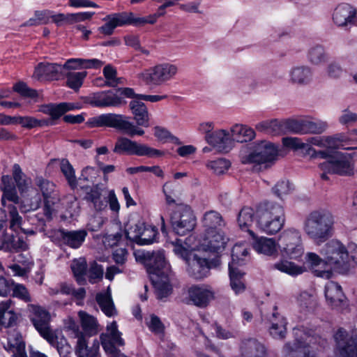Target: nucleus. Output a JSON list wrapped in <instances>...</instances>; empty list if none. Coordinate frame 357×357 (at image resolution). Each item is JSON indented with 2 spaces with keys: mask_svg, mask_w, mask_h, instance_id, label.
Masks as SVG:
<instances>
[{
  "mask_svg": "<svg viewBox=\"0 0 357 357\" xmlns=\"http://www.w3.org/2000/svg\"><path fill=\"white\" fill-rule=\"evenodd\" d=\"M86 75L87 73L86 71L68 73L66 76L67 86L75 91H78L82 85L83 80L86 77Z\"/></svg>",
  "mask_w": 357,
  "mask_h": 357,
  "instance_id": "obj_54",
  "label": "nucleus"
},
{
  "mask_svg": "<svg viewBox=\"0 0 357 357\" xmlns=\"http://www.w3.org/2000/svg\"><path fill=\"white\" fill-rule=\"evenodd\" d=\"M104 273V268L96 262H93L89 268L88 274L89 282L92 284L102 280Z\"/></svg>",
  "mask_w": 357,
  "mask_h": 357,
  "instance_id": "obj_63",
  "label": "nucleus"
},
{
  "mask_svg": "<svg viewBox=\"0 0 357 357\" xmlns=\"http://www.w3.org/2000/svg\"><path fill=\"white\" fill-rule=\"evenodd\" d=\"M116 70L112 66L107 65L103 68V75L106 79L102 86L116 87L119 84Z\"/></svg>",
  "mask_w": 357,
  "mask_h": 357,
  "instance_id": "obj_60",
  "label": "nucleus"
},
{
  "mask_svg": "<svg viewBox=\"0 0 357 357\" xmlns=\"http://www.w3.org/2000/svg\"><path fill=\"white\" fill-rule=\"evenodd\" d=\"M294 334L295 340L294 343L288 342L284 346V351L290 354L293 352H303L304 357H315L310 354L311 351L319 350V347L324 348L327 344L326 339L316 335L312 331H306L304 328H294Z\"/></svg>",
  "mask_w": 357,
  "mask_h": 357,
  "instance_id": "obj_5",
  "label": "nucleus"
},
{
  "mask_svg": "<svg viewBox=\"0 0 357 357\" xmlns=\"http://www.w3.org/2000/svg\"><path fill=\"white\" fill-rule=\"evenodd\" d=\"M60 169L65 176L70 186L74 189L77 187V179L73 166L67 159H62L60 163Z\"/></svg>",
  "mask_w": 357,
  "mask_h": 357,
  "instance_id": "obj_51",
  "label": "nucleus"
},
{
  "mask_svg": "<svg viewBox=\"0 0 357 357\" xmlns=\"http://www.w3.org/2000/svg\"><path fill=\"white\" fill-rule=\"evenodd\" d=\"M17 319L13 301L10 299L1 301L0 303V327L8 328L14 326Z\"/></svg>",
  "mask_w": 357,
  "mask_h": 357,
  "instance_id": "obj_31",
  "label": "nucleus"
},
{
  "mask_svg": "<svg viewBox=\"0 0 357 357\" xmlns=\"http://www.w3.org/2000/svg\"><path fill=\"white\" fill-rule=\"evenodd\" d=\"M186 263L188 274L196 280H201L206 277L211 268V263L205 257L197 253L191 255Z\"/></svg>",
  "mask_w": 357,
  "mask_h": 357,
  "instance_id": "obj_22",
  "label": "nucleus"
},
{
  "mask_svg": "<svg viewBox=\"0 0 357 357\" xmlns=\"http://www.w3.org/2000/svg\"><path fill=\"white\" fill-rule=\"evenodd\" d=\"M74 108L70 103L61 102L59 104H48L42 105L40 111L51 116L52 120L58 119L68 111Z\"/></svg>",
  "mask_w": 357,
  "mask_h": 357,
  "instance_id": "obj_39",
  "label": "nucleus"
},
{
  "mask_svg": "<svg viewBox=\"0 0 357 357\" xmlns=\"http://www.w3.org/2000/svg\"><path fill=\"white\" fill-rule=\"evenodd\" d=\"M69 328L77 339L75 346V354L77 357H98L99 341L94 340L91 346L88 344V340L84 333L81 331L77 324L71 323Z\"/></svg>",
  "mask_w": 357,
  "mask_h": 357,
  "instance_id": "obj_15",
  "label": "nucleus"
},
{
  "mask_svg": "<svg viewBox=\"0 0 357 357\" xmlns=\"http://www.w3.org/2000/svg\"><path fill=\"white\" fill-rule=\"evenodd\" d=\"M3 347L11 354L12 357H28L22 337L16 331L8 334L7 343L3 345Z\"/></svg>",
  "mask_w": 357,
  "mask_h": 357,
  "instance_id": "obj_29",
  "label": "nucleus"
},
{
  "mask_svg": "<svg viewBox=\"0 0 357 357\" xmlns=\"http://www.w3.org/2000/svg\"><path fill=\"white\" fill-rule=\"evenodd\" d=\"M205 139L210 145H212L220 151L228 152L230 149L231 140L229 133L226 130H218L211 135L205 136Z\"/></svg>",
  "mask_w": 357,
  "mask_h": 357,
  "instance_id": "obj_30",
  "label": "nucleus"
},
{
  "mask_svg": "<svg viewBox=\"0 0 357 357\" xmlns=\"http://www.w3.org/2000/svg\"><path fill=\"white\" fill-rule=\"evenodd\" d=\"M282 142L285 146L295 149H302L306 154L307 153V148L310 147L308 144L303 142L301 139L298 137H284Z\"/></svg>",
  "mask_w": 357,
  "mask_h": 357,
  "instance_id": "obj_62",
  "label": "nucleus"
},
{
  "mask_svg": "<svg viewBox=\"0 0 357 357\" xmlns=\"http://www.w3.org/2000/svg\"><path fill=\"white\" fill-rule=\"evenodd\" d=\"M231 137L234 141L243 143L252 140L255 137V130L243 124H236L231 129Z\"/></svg>",
  "mask_w": 357,
  "mask_h": 357,
  "instance_id": "obj_37",
  "label": "nucleus"
},
{
  "mask_svg": "<svg viewBox=\"0 0 357 357\" xmlns=\"http://www.w3.org/2000/svg\"><path fill=\"white\" fill-rule=\"evenodd\" d=\"M129 108L136 125L130 121L129 116L113 113L103 114L91 118L86 123L91 128L102 126L114 128L130 137L142 136L144 134V130L139 126L144 128L150 126V114L148 109L144 102L138 100H131Z\"/></svg>",
  "mask_w": 357,
  "mask_h": 357,
  "instance_id": "obj_1",
  "label": "nucleus"
},
{
  "mask_svg": "<svg viewBox=\"0 0 357 357\" xmlns=\"http://www.w3.org/2000/svg\"><path fill=\"white\" fill-rule=\"evenodd\" d=\"M96 299L102 311L107 317H112L116 314V310L112 299L109 287H108L106 292L98 294Z\"/></svg>",
  "mask_w": 357,
  "mask_h": 357,
  "instance_id": "obj_41",
  "label": "nucleus"
},
{
  "mask_svg": "<svg viewBox=\"0 0 357 357\" xmlns=\"http://www.w3.org/2000/svg\"><path fill=\"white\" fill-rule=\"evenodd\" d=\"M328 127L326 121L306 118L299 120L291 119V132L298 135L315 134L324 132Z\"/></svg>",
  "mask_w": 357,
  "mask_h": 357,
  "instance_id": "obj_17",
  "label": "nucleus"
},
{
  "mask_svg": "<svg viewBox=\"0 0 357 357\" xmlns=\"http://www.w3.org/2000/svg\"><path fill=\"white\" fill-rule=\"evenodd\" d=\"M312 69L307 66H294L289 70L290 82L298 85H307L312 80Z\"/></svg>",
  "mask_w": 357,
  "mask_h": 357,
  "instance_id": "obj_32",
  "label": "nucleus"
},
{
  "mask_svg": "<svg viewBox=\"0 0 357 357\" xmlns=\"http://www.w3.org/2000/svg\"><path fill=\"white\" fill-rule=\"evenodd\" d=\"M9 125L10 124H20L22 127L31 129L36 128L38 119L32 116H10Z\"/></svg>",
  "mask_w": 357,
  "mask_h": 357,
  "instance_id": "obj_58",
  "label": "nucleus"
},
{
  "mask_svg": "<svg viewBox=\"0 0 357 357\" xmlns=\"http://www.w3.org/2000/svg\"><path fill=\"white\" fill-rule=\"evenodd\" d=\"M280 246L285 256L292 259H298L304 252L301 235L298 230L289 228L282 231L278 238Z\"/></svg>",
  "mask_w": 357,
  "mask_h": 357,
  "instance_id": "obj_10",
  "label": "nucleus"
},
{
  "mask_svg": "<svg viewBox=\"0 0 357 357\" xmlns=\"http://www.w3.org/2000/svg\"><path fill=\"white\" fill-rule=\"evenodd\" d=\"M321 254L324 257L326 264L340 273H348L351 267L347 249L339 241L332 240L328 242L322 248Z\"/></svg>",
  "mask_w": 357,
  "mask_h": 357,
  "instance_id": "obj_6",
  "label": "nucleus"
},
{
  "mask_svg": "<svg viewBox=\"0 0 357 357\" xmlns=\"http://www.w3.org/2000/svg\"><path fill=\"white\" fill-rule=\"evenodd\" d=\"M136 256L137 260H141L147 267L150 276L153 274H169L171 268L166 261L163 251H143Z\"/></svg>",
  "mask_w": 357,
  "mask_h": 357,
  "instance_id": "obj_13",
  "label": "nucleus"
},
{
  "mask_svg": "<svg viewBox=\"0 0 357 357\" xmlns=\"http://www.w3.org/2000/svg\"><path fill=\"white\" fill-rule=\"evenodd\" d=\"M80 319L82 327L86 336H91L98 333V323L96 319L91 315L85 312L80 311L78 313Z\"/></svg>",
  "mask_w": 357,
  "mask_h": 357,
  "instance_id": "obj_42",
  "label": "nucleus"
},
{
  "mask_svg": "<svg viewBox=\"0 0 357 357\" xmlns=\"http://www.w3.org/2000/svg\"><path fill=\"white\" fill-rule=\"evenodd\" d=\"M240 351L245 357H266V349L263 344L253 337L241 340Z\"/></svg>",
  "mask_w": 357,
  "mask_h": 357,
  "instance_id": "obj_27",
  "label": "nucleus"
},
{
  "mask_svg": "<svg viewBox=\"0 0 357 357\" xmlns=\"http://www.w3.org/2000/svg\"><path fill=\"white\" fill-rule=\"evenodd\" d=\"M26 211H35L38 209L41 204V195L38 192L32 196L29 194L24 199Z\"/></svg>",
  "mask_w": 357,
  "mask_h": 357,
  "instance_id": "obj_64",
  "label": "nucleus"
},
{
  "mask_svg": "<svg viewBox=\"0 0 357 357\" xmlns=\"http://www.w3.org/2000/svg\"><path fill=\"white\" fill-rule=\"evenodd\" d=\"M196 217L192 208L186 204H176L170 215V221L174 231L184 236L192 231L196 226Z\"/></svg>",
  "mask_w": 357,
  "mask_h": 357,
  "instance_id": "obj_7",
  "label": "nucleus"
},
{
  "mask_svg": "<svg viewBox=\"0 0 357 357\" xmlns=\"http://www.w3.org/2000/svg\"><path fill=\"white\" fill-rule=\"evenodd\" d=\"M248 255V249L244 244H236L231 250V261L229 264H232L235 267L242 265L244 257Z\"/></svg>",
  "mask_w": 357,
  "mask_h": 357,
  "instance_id": "obj_49",
  "label": "nucleus"
},
{
  "mask_svg": "<svg viewBox=\"0 0 357 357\" xmlns=\"http://www.w3.org/2000/svg\"><path fill=\"white\" fill-rule=\"evenodd\" d=\"M252 238V245L255 251L266 256L276 257L278 254L277 244L273 238L257 236L252 231H249Z\"/></svg>",
  "mask_w": 357,
  "mask_h": 357,
  "instance_id": "obj_26",
  "label": "nucleus"
},
{
  "mask_svg": "<svg viewBox=\"0 0 357 357\" xmlns=\"http://www.w3.org/2000/svg\"><path fill=\"white\" fill-rule=\"evenodd\" d=\"M188 298L195 306L205 307L214 298V291L209 286L192 285L188 290Z\"/></svg>",
  "mask_w": 357,
  "mask_h": 357,
  "instance_id": "obj_20",
  "label": "nucleus"
},
{
  "mask_svg": "<svg viewBox=\"0 0 357 357\" xmlns=\"http://www.w3.org/2000/svg\"><path fill=\"white\" fill-rule=\"evenodd\" d=\"M116 26H121L126 24H131L133 20L132 13H114L109 15Z\"/></svg>",
  "mask_w": 357,
  "mask_h": 357,
  "instance_id": "obj_61",
  "label": "nucleus"
},
{
  "mask_svg": "<svg viewBox=\"0 0 357 357\" xmlns=\"http://www.w3.org/2000/svg\"><path fill=\"white\" fill-rule=\"evenodd\" d=\"M206 167L212 170L213 173L218 175L225 174L230 167L229 160L224 158H219L215 160L209 161L206 163Z\"/></svg>",
  "mask_w": 357,
  "mask_h": 357,
  "instance_id": "obj_55",
  "label": "nucleus"
},
{
  "mask_svg": "<svg viewBox=\"0 0 357 357\" xmlns=\"http://www.w3.org/2000/svg\"><path fill=\"white\" fill-rule=\"evenodd\" d=\"M28 248L27 243L22 237L15 236L14 235H5L3 242L0 243V250L7 252H20L26 250Z\"/></svg>",
  "mask_w": 357,
  "mask_h": 357,
  "instance_id": "obj_35",
  "label": "nucleus"
},
{
  "mask_svg": "<svg viewBox=\"0 0 357 357\" xmlns=\"http://www.w3.org/2000/svg\"><path fill=\"white\" fill-rule=\"evenodd\" d=\"M0 189L3 192L1 202L5 206V199L10 201L15 204L19 202V197L17 193L16 187L12 181V178L8 175H3L0 184Z\"/></svg>",
  "mask_w": 357,
  "mask_h": 357,
  "instance_id": "obj_34",
  "label": "nucleus"
},
{
  "mask_svg": "<svg viewBox=\"0 0 357 357\" xmlns=\"http://www.w3.org/2000/svg\"><path fill=\"white\" fill-rule=\"evenodd\" d=\"M257 225L260 230L268 235L277 234L285 222L284 208L273 202L260 204L256 211Z\"/></svg>",
  "mask_w": 357,
  "mask_h": 357,
  "instance_id": "obj_2",
  "label": "nucleus"
},
{
  "mask_svg": "<svg viewBox=\"0 0 357 357\" xmlns=\"http://www.w3.org/2000/svg\"><path fill=\"white\" fill-rule=\"evenodd\" d=\"M176 188L177 185L170 182L165 183L162 187V191L165 195L166 203L169 206L176 204V202L178 198Z\"/></svg>",
  "mask_w": 357,
  "mask_h": 357,
  "instance_id": "obj_57",
  "label": "nucleus"
},
{
  "mask_svg": "<svg viewBox=\"0 0 357 357\" xmlns=\"http://www.w3.org/2000/svg\"><path fill=\"white\" fill-rule=\"evenodd\" d=\"M103 65V63L97 59H70L62 66L63 70H75L82 68H99Z\"/></svg>",
  "mask_w": 357,
  "mask_h": 357,
  "instance_id": "obj_36",
  "label": "nucleus"
},
{
  "mask_svg": "<svg viewBox=\"0 0 357 357\" xmlns=\"http://www.w3.org/2000/svg\"><path fill=\"white\" fill-rule=\"evenodd\" d=\"M87 264L84 259H79L73 261L71 268L79 284L85 282L84 275L86 272Z\"/></svg>",
  "mask_w": 357,
  "mask_h": 357,
  "instance_id": "obj_52",
  "label": "nucleus"
},
{
  "mask_svg": "<svg viewBox=\"0 0 357 357\" xmlns=\"http://www.w3.org/2000/svg\"><path fill=\"white\" fill-rule=\"evenodd\" d=\"M107 331L108 334H102L100 336L101 344L106 353L115 356L118 350L114 344L122 346L124 342L121 337V333L117 329L116 321L107 326Z\"/></svg>",
  "mask_w": 357,
  "mask_h": 357,
  "instance_id": "obj_21",
  "label": "nucleus"
},
{
  "mask_svg": "<svg viewBox=\"0 0 357 357\" xmlns=\"http://www.w3.org/2000/svg\"><path fill=\"white\" fill-rule=\"evenodd\" d=\"M333 20L337 26L345 29L357 26V10L350 4H340L334 10Z\"/></svg>",
  "mask_w": 357,
  "mask_h": 357,
  "instance_id": "obj_18",
  "label": "nucleus"
},
{
  "mask_svg": "<svg viewBox=\"0 0 357 357\" xmlns=\"http://www.w3.org/2000/svg\"><path fill=\"white\" fill-rule=\"evenodd\" d=\"M178 70L177 66L162 63L139 73L138 77L146 84L159 86L174 79Z\"/></svg>",
  "mask_w": 357,
  "mask_h": 357,
  "instance_id": "obj_8",
  "label": "nucleus"
},
{
  "mask_svg": "<svg viewBox=\"0 0 357 357\" xmlns=\"http://www.w3.org/2000/svg\"><path fill=\"white\" fill-rule=\"evenodd\" d=\"M273 266L274 268L291 276L301 275L305 270V267L296 265L294 262L287 260H282L274 264Z\"/></svg>",
  "mask_w": 357,
  "mask_h": 357,
  "instance_id": "obj_45",
  "label": "nucleus"
},
{
  "mask_svg": "<svg viewBox=\"0 0 357 357\" xmlns=\"http://www.w3.org/2000/svg\"><path fill=\"white\" fill-rule=\"evenodd\" d=\"M113 151L117 154L135 155L149 158H159L164 155V151L151 148L146 144H139L126 137L117 139Z\"/></svg>",
  "mask_w": 357,
  "mask_h": 357,
  "instance_id": "obj_9",
  "label": "nucleus"
},
{
  "mask_svg": "<svg viewBox=\"0 0 357 357\" xmlns=\"http://www.w3.org/2000/svg\"><path fill=\"white\" fill-rule=\"evenodd\" d=\"M226 244V238L221 230L205 231L202 246L203 250L211 252L222 251Z\"/></svg>",
  "mask_w": 357,
  "mask_h": 357,
  "instance_id": "obj_25",
  "label": "nucleus"
},
{
  "mask_svg": "<svg viewBox=\"0 0 357 357\" xmlns=\"http://www.w3.org/2000/svg\"><path fill=\"white\" fill-rule=\"evenodd\" d=\"M325 296L328 303L333 307L339 306L344 299L342 287L337 283L329 281L325 286Z\"/></svg>",
  "mask_w": 357,
  "mask_h": 357,
  "instance_id": "obj_33",
  "label": "nucleus"
},
{
  "mask_svg": "<svg viewBox=\"0 0 357 357\" xmlns=\"http://www.w3.org/2000/svg\"><path fill=\"white\" fill-rule=\"evenodd\" d=\"M319 168L323 172L321 178L328 180V174H336L342 176H349L353 174V167L347 160L342 153L331 157L329 160L320 163Z\"/></svg>",
  "mask_w": 357,
  "mask_h": 357,
  "instance_id": "obj_14",
  "label": "nucleus"
},
{
  "mask_svg": "<svg viewBox=\"0 0 357 357\" xmlns=\"http://www.w3.org/2000/svg\"><path fill=\"white\" fill-rule=\"evenodd\" d=\"M347 336L346 330L342 328L334 336L340 354L342 357H357V335H351L349 338Z\"/></svg>",
  "mask_w": 357,
  "mask_h": 357,
  "instance_id": "obj_19",
  "label": "nucleus"
},
{
  "mask_svg": "<svg viewBox=\"0 0 357 357\" xmlns=\"http://www.w3.org/2000/svg\"><path fill=\"white\" fill-rule=\"evenodd\" d=\"M145 226L146 224L143 221H137V222L130 221L126 226V237L136 243Z\"/></svg>",
  "mask_w": 357,
  "mask_h": 357,
  "instance_id": "obj_50",
  "label": "nucleus"
},
{
  "mask_svg": "<svg viewBox=\"0 0 357 357\" xmlns=\"http://www.w3.org/2000/svg\"><path fill=\"white\" fill-rule=\"evenodd\" d=\"M255 129L271 135H284L291 132V119H271L259 122Z\"/></svg>",
  "mask_w": 357,
  "mask_h": 357,
  "instance_id": "obj_23",
  "label": "nucleus"
},
{
  "mask_svg": "<svg viewBox=\"0 0 357 357\" xmlns=\"http://www.w3.org/2000/svg\"><path fill=\"white\" fill-rule=\"evenodd\" d=\"M30 307L33 312L31 321L36 329L50 344L55 345L57 342L58 337L50 328V313L40 306L30 305Z\"/></svg>",
  "mask_w": 357,
  "mask_h": 357,
  "instance_id": "obj_12",
  "label": "nucleus"
},
{
  "mask_svg": "<svg viewBox=\"0 0 357 357\" xmlns=\"http://www.w3.org/2000/svg\"><path fill=\"white\" fill-rule=\"evenodd\" d=\"M271 326L270 328V333L275 339L282 340L285 337L287 332V321L284 318L281 317L278 322L271 319Z\"/></svg>",
  "mask_w": 357,
  "mask_h": 357,
  "instance_id": "obj_53",
  "label": "nucleus"
},
{
  "mask_svg": "<svg viewBox=\"0 0 357 357\" xmlns=\"http://www.w3.org/2000/svg\"><path fill=\"white\" fill-rule=\"evenodd\" d=\"M169 275L157 273L150 276L155 289V294L159 300H164L172 292V287L169 282Z\"/></svg>",
  "mask_w": 357,
  "mask_h": 357,
  "instance_id": "obj_28",
  "label": "nucleus"
},
{
  "mask_svg": "<svg viewBox=\"0 0 357 357\" xmlns=\"http://www.w3.org/2000/svg\"><path fill=\"white\" fill-rule=\"evenodd\" d=\"M62 74L61 65L40 62L35 68L33 77L37 79L57 80Z\"/></svg>",
  "mask_w": 357,
  "mask_h": 357,
  "instance_id": "obj_24",
  "label": "nucleus"
},
{
  "mask_svg": "<svg viewBox=\"0 0 357 357\" xmlns=\"http://www.w3.org/2000/svg\"><path fill=\"white\" fill-rule=\"evenodd\" d=\"M202 221L205 231L221 230L225 225L221 214L215 211L206 212Z\"/></svg>",
  "mask_w": 357,
  "mask_h": 357,
  "instance_id": "obj_38",
  "label": "nucleus"
},
{
  "mask_svg": "<svg viewBox=\"0 0 357 357\" xmlns=\"http://www.w3.org/2000/svg\"><path fill=\"white\" fill-rule=\"evenodd\" d=\"M333 225L334 218L330 212L314 211L306 217L303 230L310 238L320 243L332 236Z\"/></svg>",
  "mask_w": 357,
  "mask_h": 357,
  "instance_id": "obj_3",
  "label": "nucleus"
},
{
  "mask_svg": "<svg viewBox=\"0 0 357 357\" xmlns=\"http://www.w3.org/2000/svg\"><path fill=\"white\" fill-rule=\"evenodd\" d=\"M278 150L274 144L261 141L255 144L248 153L241 151V162L244 165H255L259 169H266L276 160Z\"/></svg>",
  "mask_w": 357,
  "mask_h": 357,
  "instance_id": "obj_4",
  "label": "nucleus"
},
{
  "mask_svg": "<svg viewBox=\"0 0 357 357\" xmlns=\"http://www.w3.org/2000/svg\"><path fill=\"white\" fill-rule=\"evenodd\" d=\"M86 235L85 230L66 231L64 243L73 248H77L83 243Z\"/></svg>",
  "mask_w": 357,
  "mask_h": 357,
  "instance_id": "obj_48",
  "label": "nucleus"
},
{
  "mask_svg": "<svg viewBox=\"0 0 357 357\" xmlns=\"http://www.w3.org/2000/svg\"><path fill=\"white\" fill-rule=\"evenodd\" d=\"M13 177L19 191L21 193L25 192L29 187L30 179L23 173L18 164H14L13 166Z\"/></svg>",
  "mask_w": 357,
  "mask_h": 357,
  "instance_id": "obj_47",
  "label": "nucleus"
},
{
  "mask_svg": "<svg viewBox=\"0 0 357 357\" xmlns=\"http://www.w3.org/2000/svg\"><path fill=\"white\" fill-rule=\"evenodd\" d=\"M255 215H256V213L251 207L244 206L241 208L237 218L238 225L241 229L247 230L248 232L250 231L249 227L253 223Z\"/></svg>",
  "mask_w": 357,
  "mask_h": 357,
  "instance_id": "obj_46",
  "label": "nucleus"
},
{
  "mask_svg": "<svg viewBox=\"0 0 357 357\" xmlns=\"http://www.w3.org/2000/svg\"><path fill=\"white\" fill-rule=\"evenodd\" d=\"M84 199L92 203L97 211H101L107 206L106 202L101 198V190L98 185L90 188L86 191Z\"/></svg>",
  "mask_w": 357,
  "mask_h": 357,
  "instance_id": "obj_43",
  "label": "nucleus"
},
{
  "mask_svg": "<svg viewBox=\"0 0 357 357\" xmlns=\"http://www.w3.org/2000/svg\"><path fill=\"white\" fill-rule=\"evenodd\" d=\"M307 59L312 65L319 66L328 61V54L323 46L315 45L308 50Z\"/></svg>",
  "mask_w": 357,
  "mask_h": 357,
  "instance_id": "obj_44",
  "label": "nucleus"
},
{
  "mask_svg": "<svg viewBox=\"0 0 357 357\" xmlns=\"http://www.w3.org/2000/svg\"><path fill=\"white\" fill-rule=\"evenodd\" d=\"M35 185L41 192L44 199V214L47 218H51L55 211L54 206L60 202V197L55 184L43 176H36Z\"/></svg>",
  "mask_w": 357,
  "mask_h": 357,
  "instance_id": "obj_11",
  "label": "nucleus"
},
{
  "mask_svg": "<svg viewBox=\"0 0 357 357\" xmlns=\"http://www.w3.org/2000/svg\"><path fill=\"white\" fill-rule=\"evenodd\" d=\"M229 272L230 278V285L232 290L237 294L244 291L245 289L243 275L244 273L241 272L238 267L229 264Z\"/></svg>",
  "mask_w": 357,
  "mask_h": 357,
  "instance_id": "obj_40",
  "label": "nucleus"
},
{
  "mask_svg": "<svg viewBox=\"0 0 357 357\" xmlns=\"http://www.w3.org/2000/svg\"><path fill=\"white\" fill-rule=\"evenodd\" d=\"M88 102L97 107H119L126 104V101L114 90H106L92 93Z\"/></svg>",
  "mask_w": 357,
  "mask_h": 357,
  "instance_id": "obj_16",
  "label": "nucleus"
},
{
  "mask_svg": "<svg viewBox=\"0 0 357 357\" xmlns=\"http://www.w3.org/2000/svg\"><path fill=\"white\" fill-rule=\"evenodd\" d=\"M157 233L155 227L146 225L136 243L142 245L151 244L153 242Z\"/></svg>",
  "mask_w": 357,
  "mask_h": 357,
  "instance_id": "obj_56",
  "label": "nucleus"
},
{
  "mask_svg": "<svg viewBox=\"0 0 357 357\" xmlns=\"http://www.w3.org/2000/svg\"><path fill=\"white\" fill-rule=\"evenodd\" d=\"M11 290L13 291L12 296L17 298L26 303L31 301V297L28 289L22 284L13 282Z\"/></svg>",
  "mask_w": 357,
  "mask_h": 357,
  "instance_id": "obj_59",
  "label": "nucleus"
}]
</instances>
